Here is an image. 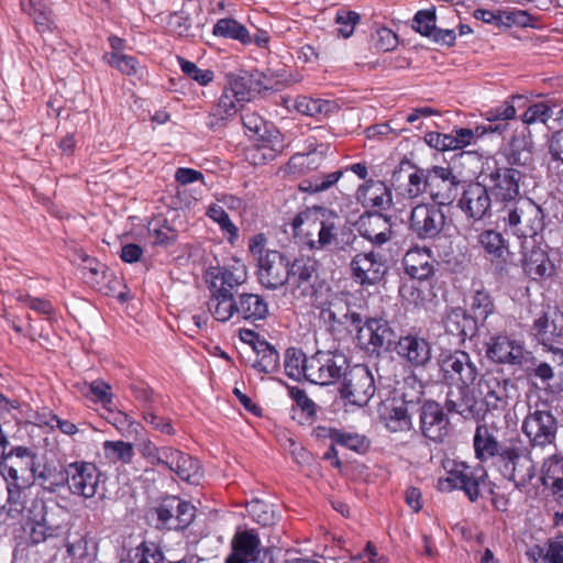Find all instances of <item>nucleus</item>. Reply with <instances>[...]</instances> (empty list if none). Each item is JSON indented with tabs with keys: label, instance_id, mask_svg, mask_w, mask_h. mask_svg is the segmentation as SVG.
Wrapping results in <instances>:
<instances>
[{
	"label": "nucleus",
	"instance_id": "6e6552de",
	"mask_svg": "<svg viewBox=\"0 0 563 563\" xmlns=\"http://www.w3.org/2000/svg\"><path fill=\"white\" fill-rule=\"evenodd\" d=\"M345 355L338 351H318L309 356L307 380L319 385L336 382L347 369Z\"/></svg>",
	"mask_w": 563,
	"mask_h": 563
},
{
	"label": "nucleus",
	"instance_id": "a19ab883",
	"mask_svg": "<svg viewBox=\"0 0 563 563\" xmlns=\"http://www.w3.org/2000/svg\"><path fill=\"white\" fill-rule=\"evenodd\" d=\"M68 514L59 506L45 508L44 514L38 521L43 526L49 538L58 537L66 527Z\"/></svg>",
	"mask_w": 563,
	"mask_h": 563
},
{
	"label": "nucleus",
	"instance_id": "052dcab7",
	"mask_svg": "<svg viewBox=\"0 0 563 563\" xmlns=\"http://www.w3.org/2000/svg\"><path fill=\"white\" fill-rule=\"evenodd\" d=\"M521 96H512L511 100L504 101L500 106L485 112V118L489 122L506 121L516 117L515 100H521Z\"/></svg>",
	"mask_w": 563,
	"mask_h": 563
},
{
	"label": "nucleus",
	"instance_id": "ddd939ff",
	"mask_svg": "<svg viewBox=\"0 0 563 563\" xmlns=\"http://www.w3.org/2000/svg\"><path fill=\"white\" fill-rule=\"evenodd\" d=\"M551 358V362L540 360L529 352L520 368L536 386H540L547 391L555 393L563 387V371L561 369L563 365L559 366L553 361V355Z\"/></svg>",
	"mask_w": 563,
	"mask_h": 563
},
{
	"label": "nucleus",
	"instance_id": "49530a36",
	"mask_svg": "<svg viewBox=\"0 0 563 563\" xmlns=\"http://www.w3.org/2000/svg\"><path fill=\"white\" fill-rule=\"evenodd\" d=\"M258 358L253 367L258 372L271 374L277 371L279 366V354L267 342H261L256 347Z\"/></svg>",
	"mask_w": 563,
	"mask_h": 563
},
{
	"label": "nucleus",
	"instance_id": "c756f323",
	"mask_svg": "<svg viewBox=\"0 0 563 563\" xmlns=\"http://www.w3.org/2000/svg\"><path fill=\"white\" fill-rule=\"evenodd\" d=\"M207 305L209 312L218 321L227 322L234 314L238 316L236 298L227 287H218L216 282L211 283V296Z\"/></svg>",
	"mask_w": 563,
	"mask_h": 563
},
{
	"label": "nucleus",
	"instance_id": "e2e57ef3",
	"mask_svg": "<svg viewBox=\"0 0 563 563\" xmlns=\"http://www.w3.org/2000/svg\"><path fill=\"white\" fill-rule=\"evenodd\" d=\"M360 19V14L354 11H339L335 16V23L339 25L338 34L344 38L350 37Z\"/></svg>",
	"mask_w": 563,
	"mask_h": 563
},
{
	"label": "nucleus",
	"instance_id": "79ce46f5",
	"mask_svg": "<svg viewBox=\"0 0 563 563\" xmlns=\"http://www.w3.org/2000/svg\"><path fill=\"white\" fill-rule=\"evenodd\" d=\"M29 487L30 486H18L15 483H7L8 498L0 509V515L5 512L13 519L21 516L25 508L24 490Z\"/></svg>",
	"mask_w": 563,
	"mask_h": 563
},
{
	"label": "nucleus",
	"instance_id": "f257e3e1",
	"mask_svg": "<svg viewBox=\"0 0 563 563\" xmlns=\"http://www.w3.org/2000/svg\"><path fill=\"white\" fill-rule=\"evenodd\" d=\"M399 168L393 172L391 186L407 200L428 192L440 206L450 205L459 195L461 180L451 167L417 168L407 157H399Z\"/></svg>",
	"mask_w": 563,
	"mask_h": 563
},
{
	"label": "nucleus",
	"instance_id": "412c9836",
	"mask_svg": "<svg viewBox=\"0 0 563 563\" xmlns=\"http://www.w3.org/2000/svg\"><path fill=\"white\" fill-rule=\"evenodd\" d=\"M409 224L419 239H432L443 230L445 216L439 206L421 203L410 210Z\"/></svg>",
	"mask_w": 563,
	"mask_h": 563
},
{
	"label": "nucleus",
	"instance_id": "aec40b11",
	"mask_svg": "<svg viewBox=\"0 0 563 563\" xmlns=\"http://www.w3.org/2000/svg\"><path fill=\"white\" fill-rule=\"evenodd\" d=\"M407 380L396 382V386L389 390V432H411L412 422L409 405L415 402L413 395L407 391Z\"/></svg>",
	"mask_w": 563,
	"mask_h": 563
},
{
	"label": "nucleus",
	"instance_id": "7c9ffc66",
	"mask_svg": "<svg viewBox=\"0 0 563 563\" xmlns=\"http://www.w3.org/2000/svg\"><path fill=\"white\" fill-rule=\"evenodd\" d=\"M434 263L430 253L420 249L408 251L402 260L406 274L411 279L420 282L428 280L434 275Z\"/></svg>",
	"mask_w": 563,
	"mask_h": 563
},
{
	"label": "nucleus",
	"instance_id": "8fccbe9b",
	"mask_svg": "<svg viewBox=\"0 0 563 563\" xmlns=\"http://www.w3.org/2000/svg\"><path fill=\"white\" fill-rule=\"evenodd\" d=\"M322 161V152L312 151L307 154L299 153L294 155L289 159L287 164V169L291 173H303L307 170H314L320 166Z\"/></svg>",
	"mask_w": 563,
	"mask_h": 563
},
{
	"label": "nucleus",
	"instance_id": "a211bd4d",
	"mask_svg": "<svg viewBox=\"0 0 563 563\" xmlns=\"http://www.w3.org/2000/svg\"><path fill=\"white\" fill-rule=\"evenodd\" d=\"M249 95L250 92L241 79L231 80L210 112L207 125L211 130L220 128L228 118L236 113L238 106L249 101Z\"/></svg>",
	"mask_w": 563,
	"mask_h": 563
},
{
	"label": "nucleus",
	"instance_id": "680f3d73",
	"mask_svg": "<svg viewBox=\"0 0 563 563\" xmlns=\"http://www.w3.org/2000/svg\"><path fill=\"white\" fill-rule=\"evenodd\" d=\"M249 512L256 522L263 526H271L276 521V515L272 506L261 500H253L249 505Z\"/></svg>",
	"mask_w": 563,
	"mask_h": 563
},
{
	"label": "nucleus",
	"instance_id": "c03bdc74",
	"mask_svg": "<svg viewBox=\"0 0 563 563\" xmlns=\"http://www.w3.org/2000/svg\"><path fill=\"white\" fill-rule=\"evenodd\" d=\"M309 357L299 349H288L285 355V371L290 378L299 380L307 379V366Z\"/></svg>",
	"mask_w": 563,
	"mask_h": 563
},
{
	"label": "nucleus",
	"instance_id": "bb28decb",
	"mask_svg": "<svg viewBox=\"0 0 563 563\" xmlns=\"http://www.w3.org/2000/svg\"><path fill=\"white\" fill-rule=\"evenodd\" d=\"M164 457V466L175 472L180 479L191 484L199 483L202 474L200 464L196 459L173 448L165 451Z\"/></svg>",
	"mask_w": 563,
	"mask_h": 563
},
{
	"label": "nucleus",
	"instance_id": "774afa93",
	"mask_svg": "<svg viewBox=\"0 0 563 563\" xmlns=\"http://www.w3.org/2000/svg\"><path fill=\"white\" fill-rule=\"evenodd\" d=\"M175 526L176 530H181L187 528L195 518L196 508L190 503L180 500L178 498V504L175 506Z\"/></svg>",
	"mask_w": 563,
	"mask_h": 563
},
{
	"label": "nucleus",
	"instance_id": "473e14b6",
	"mask_svg": "<svg viewBox=\"0 0 563 563\" xmlns=\"http://www.w3.org/2000/svg\"><path fill=\"white\" fill-rule=\"evenodd\" d=\"M443 323L446 333L456 336L460 342H464L466 338L474 336L477 331L476 319L471 318L461 308L451 310L445 316Z\"/></svg>",
	"mask_w": 563,
	"mask_h": 563
},
{
	"label": "nucleus",
	"instance_id": "0eeeda50",
	"mask_svg": "<svg viewBox=\"0 0 563 563\" xmlns=\"http://www.w3.org/2000/svg\"><path fill=\"white\" fill-rule=\"evenodd\" d=\"M442 380L449 386H471L478 376V368L471 355L461 350L442 353L439 358Z\"/></svg>",
	"mask_w": 563,
	"mask_h": 563
},
{
	"label": "nucleus",
	"instance_id": "20e7f679",
	"mask_svg": "<svg viewBox=\"0 0 563 563\" xmlns=\"http://www.w3.org/2000/svg\"><path fill=\"white\" fill-rule=\"evenodd\" d=\"M266 238L260 233L251 238L249 249L257 262V278L267 289H278L290 278V260L275 250L265 247Z\"/></svg>",
	"mask_w": 563,
	"mask_h": 563
},
{
	"label": "nucleus",
	"instance_id": "a878e982",
	"mask_svg": "<svg viewBox=\"0 0 563 563\" xmlns=\"http://www.w3.org/2000/svg\"><path fill=\"white\" fill-rule=\"evenodd\" d=\"M351 268L354 277L362 284L374 285L382 282L387 274V265L383 256H376L374 252L357 254Z\"/></svg>",
	"mask_w": 563,
	"mask_h": 563
},
{
	"label": "nucleus",
	"instance_id": "6e6d98bb",
	"mask_svg": "<svg viewBox=\"0 0 563 563\" xmlns=\"http://www.w3.org/2000/svg\"><path fill=\"white\" fill-rule=\"evenodd\" d=\"M150 234L153 238L154 244L168 246L176 241L178 232L167 220H162L157 221L153 228H150Z\"/></svg>",
	"mask_w": 563,
	"mask_h": 563
},
{
	"label": "nucleus",
	"instance_id": "cd10ccee",
	"mask_svg": "<svg viewBox=\"0 0 563 563\" xmlns=\"http://www.w3.org/2000/svg\"><path fill=\"white\" fill-rule=\"evenodd\" d=\"M231 545L232 553L225 563H249L257 559L261 541L253 530H245L234 534Z\"/></svg>",
	"mask_w": 563,
	"mask_h": 563
},
{
	"label": "nucleus",
	"instance_id": "4be33fe9",
	"mask_svg": "<svg viewBox=\"0 0 563 563\" xmlns=\"http://www.w3.org/2000/svg\"><path fill=\"white\" fill-rule=\"evenodd\" d=\"M459 207L468 219L483 220L489 213L492 207L487 187L479 183L467 185L462 191Z\"/></svg>",
	"mask_w": 563,
	"mask_h": 563
},
{
	"label": "nucleus",
	"instance_id": "4c0bfd02",
	"mask_svg": "<svg viewBox=\"0 0 563 563\" xmlns=\"http://www.w3.org/2000/svg\"><path fill=\"white\" fill-rule=\"evenodd\" d=\"M294 108L301 114L309 117L325 118L336 110V104L332 101L312 99L309 97H298L295 100Z\"/></svg>",
	"mask_w": 563,
	"mask_h": 563
},
{
	"label": "nucleus",
	"instance_id": "69168bd1",
	"mask_svg": "<svg viewBox=\"0 0 563 563\" xmlns=\"http://www.w3.org/2000/svg\"><path fill=\"white\" fill-rule=\"evenodd\" d=\"M552 109L543 102H539L530 106L522 115V121L526 124H532L537 122L547 123L552 117Z\"/></svg>",
	"mask_w": 563,
	"mask_h": 563
},
{
	"label": "nucleus",
	"instance_id": "13d9d810",
	"mask_svg": "<svg viewBox=\"0 0 563 563\" xmlns=\"http://www.w3.org/2000/svg\"><path fill=\"white\" fill-rule=\"evenodd\" d=\"M435 20L437 16L434 10H420L413 18L412 27L421 35L431 37L437 29Z\"/></svg>",
	"mask_w": 563,
	"mask_h": 563
},
{
	"label": "nucleus",
	"instance_id": "9b49d317",
	"mask_svg": "<svg viewBox=\"0 0 563 563\" xmlns=\"http://www.w3.org/2000/svg\"><path fill=\"white\" fill-rule=\"evenodd\" d=\"M69 492L84 498L104 497L101 486V472L88 462H74L67 465Z\"/></svg>",
	"mask_w": 563,
	"mask_h": 563
},
{
	"label": "nucleus",
	"instance_id": "864d4df0",
	"mask_svg": "<svg viewBox=\"0 0 563 563\" xmlns=\"http://www.w3.org/2000/svg\"><path fill=\"white\" fill-rule=\"evenodd\" d=\"M479 243L488 254L496 258H503L508 253L501 234L493 230L481 233Z\"/></svg>",
	"mask_w": 563,
	"mask_h": 563
},
{
	"label": "nucleus",
	"instance_id": "09e8293b",
	"mask_svg": "<svg viewBox=\"0 0 563 563\" xmlns=\"http://www.w3.org/2000/svg\"><path fill=\"white\" fill-rule=\"evenodd\" d=\"M35 479L40 482V485L44 489L48 492H56L58 487L67 484V466L64 470H58L55 466L45 465L43 471L37 475L35 474Z\"/></svg>",
	"mask_w": 563,
	"mask_h": 563
},
{
	"label": "nucleus",
	"instance_id": "37998d69",
	"mask_svg": "<svg viewBox=\"0 0 563 563\" xmlns=\"http://www.w3.org/2000/svg\"><path fill=\"white\" fill-rule=\"evenodd\" d=\"M494 301L489 292L484 288L475 289L471 297L470 310L473 313L471 318L476 319V324L478 321L484 322L494 312Z\"/></svg>",
	"mask_w": 563,
	"mask_h": 563
},
{
	"label": "nucleus",
	"instance_id": "dca6fc26",
	"mask_svg": "<svg viewBox=\"0 0 563 563\" xmlns=\"http://www.w3.org/2000/svg\"><path fill=\"white\" fill-rule=\"evenodd\" d=\"M522 431L533 448H544L555 441L558 420L550 410L536 409L525 418Z\"/></svg>",
	"mask_w": 563,
	"mask_h": 563
},
{
	"label": "nucleus",
	"instance_id": "2f4dec72",
	"mask_svg": "<svg viewBox=\"0 0 563 563\" xmlns=\"http://www.w3.org/2000/svg\"><path fill=\"white\" fill-rule=\"evenodd\" d=\"M395 351L415 366L424 365L431 356L429 343L424 339L415 335L400 338L395 346Z\"/></svg>",
	"mask_w": 563,
	"mask_h": 563
},
{
	"label": "nucleus",
	"instance_id": "4468645a",
	"mask_svg": "<svg viewBox=\"0 0 563 563\" xmlns=\"http://www.w3.org/2000/svg\"><path fill=\"white\" fill-rule=\"evenodd\" d=\"M341 395L350 404L363 407L375 393L374 378L364 365H355L343 374Z\"/></svg>",
	"mask_w": 563,
	"mask_h": 563
},
{
	"label": "nucleus",
	"instance_id": "4d7b16f0",
	"mask_svg": "<svg viewBox=\"0 0 563 563\" xmlns=\"http://www.w3.org/2000/svg\"><path fill=\"white\" fill-rule=\"evenodd\" d=\"M104 58L107 59V63L110 66L115 67L121 73H123L128 76H133L139 73V69H140L139 63L132 56L121 54V53H111V54H107L104 56Z\"/></svg>",
	"mask_w": 563,
	"mask_h": 563
},
{
	"label": "nucleus",
	"instance_id": "0e129e2a",
	"mask_svg": "<svg viewBox=\"0 0 563 563\" xmlns=\"http://www.w3.org/2000/svg\"><path fill=\"white\" fill-rule=\"evenodd\" d=\"M330 438L332 441L341 446H345L353 451H361L365 448V439L364 437L357 433H345L339 430H332L330 433Z\"/></svg>",
	"mask_w": 563,
	"mask_h": 563
},
{
	"label": "nucleus",
	"instance_id": "9d476101",
	"mask_svg": "<svg viewBox=\"0 0 563 563\" xmlns=\"http://www.w3.org/2000/svg\"><path fill=\"white\" fill-rule=\"evenodd\" d=\"M509 387H512L511 380L503 374L485 372L475 386V394L482 399L485 411H503L509 404Z\"/></svg>",
	"mask_w": 563,
	"mask_h": 563
},
{
	"label": "nucleus",
	"instance_id": "f8f14e48",
	"mask_svg": "<svg viewBox=\"0 0 563 563\" xmlns=\"http://www.w3.org/2000/svg\"><path fill=\"white\" fill-rule=\"evenodd\" d=\"M500 467L504 476L517 487L526 486L534 477L533 461L518 441H514L508 450L503 451Z\"/></svg>",
	"mask_w": 563,
	"mask_h": 563
},
{
	"label": "nucleus",
	"instance_id": "e433bc0d",
	"mask_svg": "<svg viewBox=\"0 0 563 563\" xmlns=\"http://www.w3.org/2000/svg\"><path fill=\"white\" fill-rule=\"evenodd\" d=\"M553 269L551 261L542 250H532L523 262L525 273L534 280L552 275Z\"/></svg>",
	"mask_w": 563,
	"mask_h": 563
},
{
	"label": "nucleus",
	"instance_id": "6ab92c4d",
	"mask_svg": "<svg viewBox=\"0 0 563 563\" xmlns=\"http://www.w3.org/2000/svg\"><path fill=\"white\" fill-rule=\"evenodd\" d=\"M242 121L244 126L257 136L252 150L253 159L256 162L257 155H261L263 161L274 159L283 148L278 131L268 130L263 120L254 113L243 115Z\"/></svg>",
	"mask_w": 563,
	"mask_h": 563
},
{
	"label": "nucleus",
	"instance_id": "f704fd0d",
	"mask_svg": "<svg viewBox=\"0 0 563 563\" xmlns=\"http://www.w3.org/2000/svg\"><path fill=\"white\" fill-rule=\"evenodd\" d=\"M541 481L554 495L563 498V457L552 455L547 459L541 470Z\"/></svg>",
	"mask_w": 563,
	"mask_h": 563
},
{
	"label": "nucleus",
	"instance_id": "2eb2a0df",
	"mask_svg": "<svg viewBox=\"0 0 563 563\" xmlns=\"http://www.w3.org/2000/svg\"><path fill=\"white\" fill-rule=\"evenodd\" d=\"M534 338L549 351L553 352V361L563 365V325L562 316L554 312L552 316L542 313L537 318L531 328Z\"/></svg>",
	"mask_w": 563,
	"mask_h": 563
},
{
	"label": "nucleus",
	"instance_id": "58836bf2",
	"mask_svg": "<svg viewBox=\"0 0 563 563\" xmlns=\"http://www.w3.org/2000/svg\"><path fill=\"white\" fill-rule=\"evenodd\" d=\"M213 280L218 287H227L229 292L246 282V269L244 265L236 263L230 267H219L212 273Z\"/></svg>",
	"mask_w": 563,
	"mask_h": 563
},
{
	"label": "nucleus",
	"instance_id": "c9c22d12",
	"mask_svg": "<svg viewBox=\"0 0 563 563\" xmlns=\"http://www.w3.org/2000/svg\"><path fill=\"white\" fill-rule=\"evenodd\" d=\"M362 235L375 244L387 241V217L380 212H367L361 220Z\"/></svg>",
	"mask_w": 563,
	"mask_h": 563
},
{
	"label": "nucleus",
	"instance_id": "72a5a7b5",
	"mask_svg": "<svg viewBox=\"0 0 563 563\" xmlns=\"http://www.w3.org/2000/svg\"><path fill=\"white\" fill-rule=\"evenodd\" d=\"M238 317L246 321L256 322L268 316V305L257 294L243 292L236 297Z\"/></svg>",
	"mask_w": 563,
	"mask_h": 563
},
{
	"label": "nucleus",
	"instance_id": "5701e85b",
	"mask_svg": "<svg viewBox=\"0 0 563 563\" xmlns=\"http://www.w3.org/2000/svg\"><path fill=\"white\" fill-rule=\"evenodd\" d=\"M445 408L449 412L461 415L465 419H478L484 409L479 405L475 389L470 386H451L446 393Z\"/></svg>",
	"mask_w": 563,
	"mask_h": 563
},
{
	"label": "nucleus",
	"instance_id": "a18cd8bd",
	"mask_svg": "<svg viewBox=\"0 0 563 563\" xmlns=\"http://www.w3.org/2000/svg\"><path fill=\"white\" fill-rule=\"evenodd\" d=\"M213 34L216 36L238 40L243 44L251 42L250 34L245 26L240 24L236 20L230 18L220 19L213 27Z\"/></svg>",
	"mask_w": 563,
	"mask_h": 563
},
{
	"label": "nucleus",
	"instance_id": "603ef678",
	"mask_svg": "<svg viewBox=\"0 0 563 563\" xmlns=\"http://www.w3.org/2000/svg\"><path fill=\"white\" fill-rule=\"evenodd\" d=\"M103 451L112 462L130 463L133 459V445L124 441H106L103 443Z\"/></svg>",
	"mask_w": 563,
	"mask_h": 563
},
{
	"label": "nucleus",
	"instance_id": "423d86ee",
	"mask_svg": "<svg viewBox=\"0 0 563 563\" xmlns=\"http://www.w3.org/2000/svg\"><path fill=\"white\" fill-rule=\"evenodd\" d=\"M0 473L5 483H15L18 486H31L35 482L36 455L29 449L18 446L9 453L0 451Z\"/></svg>",
	"mask_w": 563,
	"mask_h": 563
},
{
	"label": "nucleus",
	"instance_id": "ea45409f",
	"mask_svg": "<svg viewBox=\"0 0 563 563\" xmlns=\"http://www.w3.org/2000/svg\"><path fill=\"white\" fill-rule=\"evenodd\" d=\"M82 269L87 271L85 278L90 285L100 291L107 292L104 282H110L112 273L109 272L106 265L101 264L95 258H91L88 255H84Z\"/></svg>",
	"mask_w": 563,
	"mask_h": 563
},
{
	"label": "nucleus",
	"instance_id": "39448f33",
	"mask_svg": "<svg viewBox=\"0 0 563 563\" xmlns=\"http://www.w3.org/2000/svg\"><path fill=\"white\" fill-rule=\"evenodd\" d=\"M499 212L506 230L518 238H533L544 228L542 209L529 198L518 199Z\"/></svg>",
	"mask_w": 563,
	"mask_h": 563
},
{
	"label": "nucleus",
	"instance_id": "7ed1b4c3",
	"mask_svg": "<svg viewBox=\"0 0 563 563\" xmlns=\"http://www.w3.org/2000/svg\"><path fill=\"white\" fill-rule=\"evenodd\" d=\"M339 218L320 207L307 208L292 220L296 235H302L310 250H321L331 244L338 235Z\"/></svg>",
	"mask_w": 563,
	"mask_h": 563
},
{
	"label": "nucleus",
	"instance_id": "393cba45",
	"mask_svg": "<svg viewBox=\"0 0 563 563\" xmlns=\"http://www.w3.org/2000/svg\"><path fill=\"white\" fill-rule=\"evenodd\" d=\"M420 422L422 434L434 442H441L449 432V418L437 401L429 400L423 404Z\"/></svg>",
	"mask_w": 563,
	"mask_h": 563
},
{
	"label": "nucleus",
	"instance_id": "f3484780",
	"mask_svg": "<svg viewBox=\"0 0 563 563\" xmlns=\"http://www.w3.org/2000/svg\"><path fill=\"white\" fill-rule=\"evenodd\" d=\"M490 185L489 190L496 202L504 203L503 208H508V205H514L518 199H523L520 196L519 183L522 178V173L515 167H496L487 175Z\"/></svg>",
	"mask_w": 563,
	"mask_h": 563
},
{
	"label": "nucleus",
	"instance_id": "1a4fd4ad",
	"mask_svg": "<svg viewBox=\"0 0 563 563\" xmlns=\"http://www.w3.org/2000/svg\"><path fill=\"white\" fill-rule=\"evenodd\" d=\"M486 471L482 466L473 467L459 463L448 473L446 477L439 478L438 488L441 492L462 489L471 501L479 497V487L484 483Z\"/></svg>",
	"mask_w": 563,
	"mask_h": 563
},
{
	"label": "nucleus",
	"instance_id": "c85d7f7f",
	"mask_svg": "<svg viewBox=\"0 0 563 563\" xmlns=\"http://www.w3.org/2000/svg\"><path fill=\"white\" fill-rule=\"evenodd\" d=\"M512 442L514 440L503 443L498 442L487 426L478 424L473 439L475 456L482 462L498 456L500 462L503 459V451L508 450Z\"/></svg>",
	"mask_w": 563,
	"mask_h": 563
},
{
	"label": "nucleus",
	"instance_id": "de8ad7c7",
	"mask_svg": "<svg viewBox=\"0 0 563 563\" xmlns=\"http://www.w3.org/2000/svg\"><path fill=\"white\" fill-rule=\"evenodd\" d=\"M387 195V187L384 181H368L357 190V200L364 206L379 207L384 202V196Z\"/></svg>",
	"mask_w": 563,
	"mask_h": 563
},
{
	"label": "nucleus",
	"instance_id": "5fc2aeb1",
	"mask_svg": "<svg viewBox=\"0 0 563 563\" xmlns=\"http://www.w3.org/2000/svg\"><path fill=\"white\" fill-rule=\"evenodd\" d=\"M395 198L397 201H394V197H391V194L389 192V208L393 207L394 213L389 214V227L391 224H395L396 222L410 223V210L415 207L411 206V200H407L405 196L398 195L395 191Z\"/></svg>",
	"mask_w": 563,
	"mask_h": 563
},
{
	"label": "nucleus",
	"instance_id": "f03ea898",
	"mask_svg": "<svg viewBox=\"0 0 563 563\" xmlns=\"http://www.w3.org/2000/svg\"><path fill=\"white\" fill-rule=\"evenodd\" d=\"M313 306L324 323L333 329L340 325L350 332L355 330L358 343L371 353L379 354L378 350L383 347L387 334L386 324L380 320H369L361 325V314L350 310L347 294L329 287L317 290Z\"/></svg>",
	"mask_w": 563,
	"mask_h": 563
},
{
	"label": "nucleus",
	"instance_id": "338daca9",
	"mask_svg": "<svg viewBox=\"0 0 563 563\" xmlns=\"http://www.w3.org/2000/svg\"><path fill=\"white\" fill-rule=\"evenodd\" d=\"M207 214L217 222L221 229L229 233L232 238L238 235V228L232 223L228 213L221 206L212 205L209 207Z\"/></svg>",
	"mask_w": 563,
	"mask_h": 563
},
{
	"label": "nucleus",
	"instance_id": "3c124183",
	"mask_svg": "<svg viewBox=\"0 0 563 563\" xmlns=\"http://www.w3.org/2000/svg\"><path fill=\"white\" fill-rule=\"evenodd\" d=\"M316 272L314 263L309 258H298L290 262V284L300 286V284H309Z\"/></svg>",
	"mask_w": 563,
	"mask_h": 563
},
{
	"label": "nucleus",
	"instance_id": "bf43d9fd",
	"mask_svg": "<svg viewBox=\"0 0 563 563\" xmlns=\"http://www.w3.org/2000/svg\"><path fill=\"white\" fill-rule=\"evenodd\" d=\"M341 172H333L322 176H316L312 179H306L300 184V189L309 192H319L327 190L338 181Z\"/></svg>",
	"mask_w": 563,
	"mask_h": 563
},
{
	"label": "nucleus",
	"instance_id": "b1692460",
	"mask_svg": "<svg viewBox=\"0 0 563 563\" xmlns=\"http://www.w3.org/2000/svg\"><path fill=\"white\" fill-rule=\"evenodd\" d=\"M529 351L521 343L505 335L492 338L487 345V357L499 364L517 365L521 367Z\"/></svg>",
	"mask_w": 563,
	"mask_h": 563
}]
</instances>
